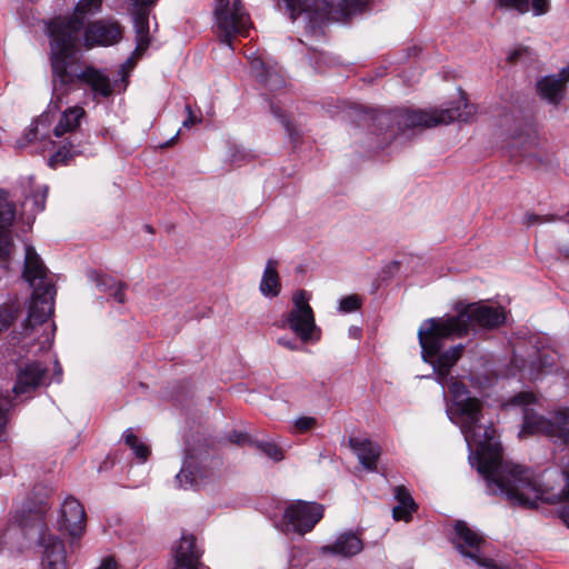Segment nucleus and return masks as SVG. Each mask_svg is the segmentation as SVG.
Instances as JSON below:
<instances>
[{"instance_id": "de8ad7c7", "label": "nucleus", "mask_w": 569, "mask_h": 569, "mask_svg": "<svg viewBox=\"0 0 569 569\" xmlns=\"http://www.w3.org/2000/svg\"><path fill=\"white\" fill-rule=\"evenodd\" d=\"M555 220L553 217H551L550 219L547 218V217H541V216H538V214H528L527 216V223L529 226L531 224H535V223H541V222H547V221H552Z\"/></svg>"}, {"instance_id": "cd10ccee", "label": "nucleus", "mask_w": 569, "mask_h": 569, "mask_svg": "<svg viewBox=\"0 0 569 569\" xmlns=\"http://www.w3.org/2000/svg\"><path fill=\"white\" fill-rule=\"evenodd\" d=\"M558 355L550 349H543L537 352L535 359L530 362V376L537 380L541 376L551 373L557 365Z\"/></svg>"}, {"instance_id": "7c9ffc66", "label": "nucleus", "mask_w": 569, "mask_h": 569, "mask_svg": "<svg viewBox=\"0 0 569 569\" xmlns=\"http://www.w3.org/2000/svg\"><path fill=\"white\" fill-rule=\"evenodd\" d=\"M21 311L18 299H10L0 303V335L7 331L17 320Z\"/></svg>"}, {"instance_id": "6ab92c4d", "label": "nucleus", "mask_w": 569, "mask_h": 569, "mask_svg": "<svg viewBox=\"0 0 569 569\" xmlns=\"http://www.w3.org/2000/svg\"><path fill=\"white\" fill-rule=\"evenodd\" d=\"M56 289L40 290V292H32V300L29 306L28 317L24 320V331L28 333L30 329L46 322L53 312V297Z\"/></svg>"}, {"instance_id": "49530a36", "label": "nucleus", "mask_w": 569, "mask_h": 569, "mask_svg": "<svg viewBox=\"0 0 569 569\" xmlns=\"http://www.w3.org/2000/svg\"><path fill=\"white\" fill-rule=\"evenodd\" d=\"M33 201L36 204V211L40 212L44 209V202H46V190L42 193H37L33 197Z\"/></svg>"}, {"instance_id": "2f4dec72", "label": "nucleus", "mask_w": 569, "mask_h": 569, "mask_svg": "<svg viewBox=\"0 0 569 569\" xmlns=\"http://www.w3.org/2000/svg\"><path fill=\"white\" fill-rule=\"evenodd\" d=\"M124 443L133 451L134 456L144 462L149 455L150 448L144 442L139 441L138 437L131 429H127L123 433Z\"/></svg>"}, {"instance_id": "c03bdc74", "label": "nucleus", "mask_w": 569, "mask_h": 569, "mask_svg": "<svg viewBox=\"0 0 569 569\" xmlns=\"http://www.w3.org/2000/svg\"><path fill=\"white\" fill-rule=\"evenodd\" d=\"M126 288L127 286L124 283L118 282L113 290L110 292V295L114 298L116 301H118L119 303H123L126 301Z\"/></svg>"}, {"instance_id": "dca6fc26", "label": "nucleus", "mask_w": 569, "mask_h": 569, "mask_svg": "<svg viewBox=\"0 0 569 569\" xmlns=\"http://www.w3.org/2000/svg\"><path fill=\"white\" fill-rule=\"evenodd\" d=\"M17 381L12 388L17 396L29 395L47 383V368L38 361L17 367Z\"/></svg>"}, {"instance_id": "37998d69", "label": "nucleus", "mask_w": 569, "mask_h": 569, "mask_svg": "<svg viewBox=\"0 0 569 569\" xmlns=\"http://www.w3.org/2000/svg\"><path fill=\"white\" fill-rule=\"evenodd\" d=\"M186 112H187V118L182 122V126L184 128H191L193 124H196V123L201 121V118H198L193 113L190 104H186Z\"/></svg>"}, {"instance_id": "4be33fe9", "label": "nucleus", "mask_w": 569, "mask_h": 569, "mask_svg": "<svg viewBox=\"0 0 569 569\" xmlns=\"http://www.w3.org/2000/svg\"><path fill=\"white\" fill-rule=\"evenodd\" d=\"M39 545L43 548V569H67L66 546L61 536H40Z\"/></svg>"}, {"instance_id": "2eb2a0df", "label": "nucleus", "mask_w": 569, "mask_h": 569, "mask_svg": "<svg viewBox=\"0 0 569 569\" xmlns=\"http://www.w3.org/2000/svg\"><path fill=\"white\" fill-rule=\"evenodd\" d=\"M87 515L83 506L70 496L62 502L57 518V530L61 533H83Z\"/></svg>"}, {"instance_id": "f03ea898", "label": "nucleus", "mask_w": 569, "mask_h": 569, "mask_svg": "<svg viewBox=\"0 0 569 569\" xmlns=\"http://www.w3.org/2000/svg\"><path fill=\"white\" fill-rule=\"evenodd\" d=\"M82 22L73 19L56 29L50 41V64L52 97L50 108L59 110L64 98L82 82L90 87L94 97L108 98L112 94V86L107 74L89 66H78V42Z\"/></svg>"}, {"instance_id": "b1692460", "label": "nucleus", "mask_w": 569, "mask_h": 569, "mask_svg": "<svg viewBox=\"0 0 569 569\" xmlns=\"http://www.w3.org/2000/svg\"><path fill=\"white\" fill-rule=\"evenodd\" d=\"M349 446L355 451L365 469L369 471L377 470V462L381 455L379 445L369 439L351 437L349 438Z\"/></svg>"}, {"instance_id": "9d476101", "label": "nucleus", "mask_w": 569, "mask_h": 569, "mask_svg": "<svg viewBox=\"0 0 569 569\" xmlns=\"http://www.w3.org/2000/svg\"><path fill=\"white\" fill-rule=\"evenodd\" d=\"M292 303L293 307L288 312L283 326L290 328L302 342H307L313 338V332L317 330L307 291L296 292L292 297Z\"/></svg>"}, {"instance_id": "e433bc0d", "label": "nucleus", "mask_w": 569, "mask_h": 569, "mask_svg": "<svg viewBox=\"0 0 569 569\" xmlns=\"http://www.w3.org/2000/svg\"><path fill=\"white\" fill-rule=\"evenodd\" d=\"M500 7L515 9L519 13H526L530 9V0H497Z\"/></svg>"}, {"instance_id": "79ce46f5", "label": "nucleus", "mask_w": 569, "mask_h": 569, "mask_svg": "<svg viewBox=\"0 0 569 569\" xmlns=\"http://www.w3.org/2000/svg\"><path fill=\"white\" fill-rule=\"evenodd\" d=\"M270 111L272 114L278 118L282 124L286 127L287 131L292 136L291 131V124L289 120L286 118V116L282 113L281 109L278 106H274L273 103L270 104Z\"/></svg>"}, {"instance_id": "5fc2aeb1", "label": "nucleus", "mask_w": 569, "mask_h": 569, "mask_svg": "<svg viewBox=\"0 0 569 569\" xmlns=\"http://www.w3.org/2000/svg\"><path fill=\"white\" fill-rule=\"evenodd\" d=\"M389 268H393V269H398L399 268V262L398 261H393L391 262L390 267Z\"/></svg>"}, {"instance_id": "a19ab883", "label": "nucleus", "mask_w": 569, "mask_h": 569, "mask_svg": "<svg viewBox=\"0 0 569 569\" xmlns=\"http://www.w3.org/2000/svg\"><path fill=\"white\" fill-rule=\"evenodd\" d=\"M530 6L536 16H541L549 11V0H531Z\"/></svg>"}, {"instance_id": "412c9836", "label": "nucleus", "mask_w": 569, "mask_h": 569, "mask_svg": "<svg viewBox=\"0 0 569 569\" xmlns=\"http://www.w3.org/2000/svg\"><path fill=\"white\" fill-rule=\"evenodd\" d=\"M569 81V67L558 73L543 77L537 82V91L541 99L553 106L560 104L565 98L566 84Z\"/></svg>"}, {"instance_id": "bb28decb", "label": "nucleus", "mask_w": 569, "mask_h": 569, "mask_svg": "<svg viewBox=\"0 0 569 569\" xmlns=\"http://www.w3.org/2000/svg\"><path fill=\"white\" fill-rule=\"evenodd\" d=\"M102 0H80L77 6L74 13L70 16L69 18H59L53 20L49 27V37L50 41L53 40V33L57 28H59L60 24L68 23L73 19H77L82 22L81 29L84 26V16L90 13H96L101 9Z\"/></svg>"}, {"instance_id": "864d4df0", "label": "nucleus", "mask_w": 569, "mask_h": 569, "mask_svg": "<svg viewBox=\"0 0 569 569\" xmlns=\"http://www.w3.org/2000/svg\"><path fill=\"white\" fill-rule=\"evenodd\" d=\"M558 252L560 253V256H561L565 260H568V261H569V248H567V247H559V248H558Z\"/></svg>"}, {"instance_id": "4c0bfd02", "label": "nucleus", "mask_w": 569, "mask_h": 569, "mask_svg": "<svg viewBox=\"0 0 569 569\" xmlns=\"http://www.w3.org/2000/svg\"><path fill=\"white\" fill-rule=\"evenodd\" d=\"M94 281L100 291L109 293L118 283L112 277L107 274H96Z\"/></svg>"}, {"instance_id": "8fccbe9b", "label": "nucleus", "mask_w": 569, "mask_h": 569, "mask_svg": "<svg viewBox=\"0 0 569 569\" xmlns=\"http://www.w3.org/2000/svg\"><path fill=\"white\" fill-rule=\"evenodd\" d=\"M527 52V49L526 48H518V49H515L512 50L509 54H508V61L510 62H516L523 53Z\"/></svg>"}, {"instance_id": "f257e3e1", "label": "nucleus", "mask_w": 569, "mask_h": 569, "mask_svg": "<svg viewBox=\"0 0 569 569\" xmlns=\"http://www.w3.org/2000/svg\"><path fill=\"white\" fill-rule=\"evenodd\" d=\"M455 411L470 449L469 460L486 482L490 495L503 496L512 505L535 508L538 502L562 505L559 516L569 529V470H550L539 485L533 472L503 459L502 448L495 440V429L480 426L482 402L475 397L458 400Z\"/></svg>"}, {"instance_id": "0eeeda50", "label": "nucleus", "mask_w": 569, "mask_h": 569, "mask_svg": "<svg viewBox=\"0 0 569 569\" xmlns=\"http://www.w3.org/2000/svg\"><path fill=\"white\" fill-rule=\"evenodd\" d=\"M84 116V109L78 106L68 108L62 112L53 132L56 137H62L66 133H69V136L64 139L58 150L49 158V167L56 169L59 166H66L76 156L81 154L82 139H80V134L77 130Z\"/></svg>"}, {"instance_id": "393cba45", "label": "nucleus", "mask_w": 569, "mask_h": 569, "mask_svg": "<svg viewBox=\"0 0 569 569\" xmlns=\"http://www.w3.org/2000/svg\"><path fill=\"white\" fill-rule=\"evenodd\" d=\"M465 346L459 343L457 346L450 347L448 350L439 353L440 350L435 356H423V350L421 349L422 358L425 361L433 363V369L438 373V376L443 380L449 373L450 369L455 366V363L461 358Z\"/></svg>"}, {"instance_id": "39448f33", "label": "nucleus", "mask_w": 569, "mask_h": 569, "mask_svg": "<svg viewBox=\"0 0 569 569\" xmlns=\"http://www.w3.org/2000/svg\"><path fill=\"white\" fill-rule=\"evenodd\" d=\"M473 113L475 107L465 102L462 111L459 108L432 109L430 111L402 109L381 112L375 117V121L378 127L388 128L389 137H395L408 129L433 128L451 123L455 120L468 121Z\"/></svg>"}, {"instance_id": "6e6d98bb", "label": "nucleus", "mask_w": 569, "mask_h": 569, "mask_svg": "<svg viewBox=\"0 0 569 569\" xmlns=\"http://www.w3.org/2000/svg\"><path fill=\"white\" fill-rule=\"evenodd\" d=\"M56 365H57V367H58V373H61L62 368H60V366H59V363H58V362H56Z\"/></svg>"}, {"instance_id": "a211bd4d", "label": "nucleus", "mask_w": 569, "mask_h": 569, "mask_svg": "<svg viewBox=\"0 0 569 569\" xmlns=\"http://www.w3.org/2000/svg\"><path fill=\"white\" fill-rule=\"evenodd\" d=\"M122 38V28L114 21H97L87 27L84 31V47L112 46Z\"/></svg>"}, {"instance_id": "ddd939ff", "label": "nucleus", "mask_w": 569, "mask_h": 569, "mask_svg": "<svg viewBox=\"0 0 569 569\" xmlns=\"http://www.w3.org/2000/svg\"><path fill=\"white\" fill-rule=\"evenodd\" d=\"M24 251V268L22 276L34 292L56 289L53 279L49 274L48 268L44 266L36 249L32 246L27 244Z\"/></svg>"}, {"instance_id": "20e7f679", "label": "nucleus", "mask_w": 569, "mask_h": 569, "mask_svg": "<svg viewBox=\"0 0 569 569\" xmlns=\"http://www.w3.org/2000/svg\"><path fill=\"white\" fill-rule=\"evenodd\" d=\"M372 0H278V7L295 21L306 13L307 29L315 36L323 33L322 24L328 21L345 22L352 14L362 11Z\"/></svg>"}, {"instance_id": "a18cd8bd", "label": "nucleus", "mask_w": 569, "mask_h": 569, "mask_svg": "<svg viewBox=\"0 0 569 569\" xmlns=\"http://www.w3.org/2000/svg\"><path fill=\"white\" fill-rule=\"evenodd\" d=\"M451 527H452L453 533H457V535H460V533H476L475 531H472L469 528L467 522H465L462 520L453 521Z\"/></svg>"}, {"instance_id": "ea45409f", "label": "nucleus", "mask_w": 569, "mask_h": 569, "mask_svg": "<svg viewBox=\"0 0 569 569\" xmlns=\"http://www.w3.org/2000/svg\"><path fill=\"white\" fill-rule=\"evenodd\" d=\"M317 425V420L312 417H301L296 420L295 427L299 432H307Z\"/></svg>"}, {"instance_id": "1a4fd4ad", "label": "nucleus", "mask_w": 569, "mask_h": 569, "mask_svg": "<svg viewBox=\"0 0 569 569\" xmlns=\"http://www.w3.org/2000/svg\"><path fill=\"white\" fill-rule=\"evenodd\" d=\"M216 18L220 31V41L231 48L232 37H247L250 29V18L240 0H234L229 7V0H216Z\"/></svg>"}, {"instance_id": "c9c22d12", "label": "nucleus", "mask_w": 569, "mask_h": 569, "mask_svg": "<svg viewBox=\"0 0 569 569\" xmlns=\"http://www.w3.org/2000/svg\"><path fill=\"white\" fill-rule=\"evenodd\" d=\"M361 306V300L357 295H351L340 300L339 310L342 312H353Z\"/></svg>"}, {"instance_id": "c85d7f7f", "label": "nucleus", "mask_w": 569, "mask_h": 569, "mask_svg": "<svg viewBox=\"0 0 569 569\" xmlns=\"http://www.w3.org/2000/svg\"><path fill=\"white\" fill-rule=\"evenodd\" d=\"M395 498L398 502L392 509L395 520L408 521L411 513L416 510L417 505L411 497V493L405 486H397L393 490Z\"/></svg>"}, {"instance_id": "4468645a", "label": "nucleus", "mask_w": 569, "mask_h": 569, "mask_svg": "<svg viewBox=\"0 0 569 569\" xmlns=\"http://www.w3.org/2000/svg\"><path fill=\"white\" fill-rule=\"evenodd\" d=\"M14 217V204L9 200L8 192L0 190V278L8 272L9 268V256L11 251L9 228Z\"/></svg>"}, {"instance_id": "58836bf2", "label": "nucleus", "mask_w": 569, "mask_h": 569, "mask_svg": "<svg viewBox=\"0 0 569 569\" xmlns=\"http://www.w3.org/2000/svg\"><path fill=\"white\" fill-rule=\"evenodd\" d=\"M449 389L453 396V405H456L458 400H463L466 397H469V390L461 382H452Z\"/></svg>"}, {"instance_id": "f8f14e48", "label": "nucleus", "mask_w": 569, "mask_h": 569, "mask_svg": "<svg viewBox=\"0 0 569 569\" xmlns=\"http://www.w3.org/2000/svg\"><path fill=\"white\" fill-rule=\"evenodd\" d=\"M47 502L34 503L27 501L22 505L21 509L16 511L12 517L14 529L24 531L26 533H46L48 530L46 523V513L49 510Z\"/></svg>"}, {"instance_id": "5701e85b", "label": "nucleus", "mask_w": 569, "mask_h": 569, "mask_svg": "<svg viewBox=\"0 0 569 569\" xmlns=\"http://www.w3.org/2000/svg\"><path fill=\"white\" fill-rule=\"evenodd\" d=\"M132 1V19L137 36V50H146L150 44L149 37V6L156 0H131Z\"/></svg>"}, {"instance_id": "9b49d317", "label": "nucleus", "mask_w": 569, "mask_h": 569, "mask_svg": "<svg viewBox=\"0 0 569 569\" xmlns=\"http://www.w3.org/2000/svg\"><path fill=\"white\" fill-rule=\"evenodd\" d=\"M323 513L321 503L298 500L284 509L283 520L288 531L308 533L323 518Z\"/></svg>"}, {"instance_id": "72a5a7b5", "label": "nucleus", "mask_w": 569, "mask_h": 569, "mask_svg": "<svg viewBox=\"0 0 569 569\" xmlns=\"http://www.w3.org/2000/svg\"><path fill=\"white\" fill-rule=\"evenodd\" d=\"M176 481L180 488L188 489L193 487L197 480L193 472L184 463L177 475Z\"/></svg>"}, {"instance_id": "3c124183", "label": "nucleus", "mask_w": 569, "mask_h": 569, "mask_svg": "<svg viewBox=\"0 0 569 569\" xmlns=\"http://www.w3.org/2000/svg\"><path fill=\"white\" fill-rule=\"evenodd\" d=\"M278 343L283 346L287 349L290 350H297L298 343L295 340L286 339V338H279Z\"/></svg>"}, {"instance_id": "6e6552de", "label": "nucleus", "mask_w": 569, "mask_h": 569, "mask_svg": "<svg viewBox=\"0 0 569 569\" xmlns=\"http://www.w3.org/2000/svg\"><path fill=\"white\" fill-rule=\"evenodd\" d=\"M511 147L528 159L530 163H549L552 153L547 149V140L540 137L537 124L530 116L515 118V128L510 131Z\"/></svg>"}, {"instance_id": "7ed1b4c3", "label": "nucleus", "mask_w": 569, "mask_h": 569, "mask_svg": "<svg viewBox=\"0 0 569 569\" xmlns=\"http://www.w3.org/2000/svg\"><path fill=\"white\" fill-rule=\"evenodd\" d=\"M457 315L430 318L422 322L418 331L420 347L423 356H435L442 349L447 339L461 338L470 329L492 330L506 321V311L502 307H493L483 302L462 303L456 306Z\"/></svg>"}, {"instance_id": "a878e982", "label": "nucleus", "mask_w": 569, "mask_h": 569, "mask_svg": "<svg viewBox=\"0 0 569 569\" xmlns=\"http://www.w3.org/2000/svg\"><path fill=\"white\" fill-rule=\"evenodd\" d=\"M363 548L360 536H338L333 545L322 546L319 553L322 556L351 557L359 553Z\"/></svg>"}, {"instance_id": "f704fd0d", "label": "nucleus", "mask_w": 569, "mask_h": 569, "mask_svg": "<svg viewBox=\"0 0 569 569\" xmlns=\"http://www.w3.org/2000/svg\"><path fill=\"white\" fill-rule=\"evenodd\" d=\"M39 122H40L39 119L32 121L31 124L29 126L28 130L24 132V134L20 139L17 140L16 147L18 149L26 148L30 142H32L37 138Z\"/></svg>"}, {"instance_id": "aec40b11", "label": "nucleus", "mask_w": 569, "mask_h": 569, "mask_svg": "<svg viewBox=\"0 0 569 569\" xmlns=\"http://www.w3.org/2000/svg\"><path fill=\"white\" fill-rule=\"evenodd\" d=\"M451 543L460 555L470 558L480 566L490 569H500L495 563V560L488 559L486 557V541L483 539V536H452Z\"/></svg>"}, {"instance_id": "c756f323", "label": "nucleus", "mask_w": 569, "mask_h": 569, "mask_svg": "<svg viewBox=\"0 0 569 569\" xmlns=\"http://www.w3.org/2000/svg\"><path fill=\"white\" fill-rule=\"evenodd\" d=\"M278 262L273 259L267 261L260 282V291L266 297H277L280 292L281 283L277 271Z\"/></svg>"}, {"instance_id": "423d86ee", "label": "nucleus", "mask_w": 569, "mask_h": 569, "mask_svg": "<svg viewBox=\"0 0 569 569\" xmlns=\"http://www.w3.org/2000/svg\"><path fill=\"white\" fill-rule=\"evenodd\" d=\"M535 401L533 393L520 392L507 403L523 407V422L519 436L541 433L569 446V409L559 410L552 419H548L528 407Z\"/></svg>"}, {"instance_id": "09e8293b", "label": "nucleus", "mask_w": 569, "mask_h": 569, "mask_svg": "<svg viewBox=\"0 0 569 569\" xmlns=\"http://www.w3.org/2000/svg\"><path fill=\"white\" fill-rule=\"evenodd\" d=\"M97 569H117V562L113 557H106Z\"/></svg>"}, {"instance_id": "473e14b6", "label": "nucleus", "mask_w": 569, "mask_h": 569, "mask_svg": "<svg viewBox=\"0 0 569 569\" xmlns=\"http://www.w3.org/2000/svg\"><path fill=\"white\" fill-rule=\"evenodd\" d=\"M252 445L259 449L261 452H263L267 457L271 458L274 461H280L283 459V451L282 449L269 441H254Z\"/></svg>"}, {"instance_id": "f3484780", "label": "nucleus", "mask_w": 569, "mask_h": 569, "mask_svg": "<svg viewBox=\"0 0 569 569\" xmlns=\"http://www.w3.org/2000/svg\"><path fill=\"white\" fill-rule=\"evenodd\" d=\"M173 569H198L203 555V548L197 536H181L173 546Z\"/></svg>"}, {"instance_id": "4d7b16f0", "label": "nucleus", "mask_w": 569, "mask_h": 569, "mask_svg": "<svg viewBox=\"0 0 569 569\" xmlns=\"http://www.w3.org/2000/svg\"><path fill=\"white\" fill-rule=\"evenodd\" d=\"M568 216H569V210H568Z\"/></svg>"}, {"instance_id": "603ef678", "label": "nucleus", "mask_w": 569, "mask_h": 569, "mask_svg": "<svg viewBox=\"0 0 569 569\" xmlns=\"http://www.w3.org/2000/svg\"><path fill=\"white\" fill-rule=\"evenodd\" d=\"M230 441L237 445H243L247 441V436L240 432H233L230 436Z\"/></svg>"}]
</instances>
